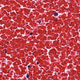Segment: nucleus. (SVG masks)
Returning a JSON list of instances; mask_svg holds the SVG:
<instances>
[{
  "instance_id": "obj_1",
  "label": "nucleus",
  "mask_w": 80,
  "mask_h": 80,
  "mask_svg": "<svg viewBox=\"0 0 80 80\" xmlns=\"http://www.w3.org/2000/svg\"><path fill=\"white\" fill-rule=\"evenodd\" d=\"M58 13H54V16H55V17H57L58 16Z\"/></svg>"
},
{
  "instance_id": "obj_2",
  "label": "nucleus",
  "mask_w": 80,
  "mask_h": 80,
  "mask_svg": "<svg viewBox=\"0 0 80 80\" xmlns=\"http://www.w3.org/2000/svg\"><path fill=\"white\" fill-rule=\"evenodd\" d=\"M30 77V76L29 75V74L28 73V74L26 75V77L27 78H29Z\"/></svg>"
},
{
  "instance_id": "obj_3",
  "label": "nucleus",
  "mask_w": 80,
  "mask_h": 80,
  "mask_svg": "<svg viewBox=\"0 0 80 80\" xmlns=\"http://www.w3.org/2000/svg\"><path fill=\"white\" fill-rule=\"evenodd\" d=\"M33 34V33L32 32H31L30 33V35H32Z\"/></svg>"
},
{
  "instance_id": "obj_4",
  "label": "nucleus",
  "mask_w": 80,
  "mask_h": 80,
  "mask_svg": "<svg viewBox=\"0 0 80 80\" xmlns=\"http://www.w3.org/2000/svg\"><path fill=\"white\" fill-rule=\"evenodd\" d=\"M31 67V66H30V65H29L28 66V68H30Z\"/></svg>"
},
{
  "instance_id": "obj_5",
  "label": "nucleus",
  "mask_w": 80,
  "mask_h": 80,
  "mask_svg": "<svg viewBox=\"0 0 80 80\" xmlns=\"http://www.w3.org/2000/svg\"><path fill=\"white\" fill-rule=\"evenodd\" d=\"M37 65H38L39 64V63H38V62H37Z\"/></svg>"
},
{
  "instance_id": "obj_6",
  "label": "nucleus",
  "mask_w": 80,
  "mask_h": 80,
  "mask_svg": "<svg viewBox=\"0 0 80 80\" xmlns=\"http://www.w3.org/2000/svg\"><path fill=\"white\" fill-rule=\"evenodd\" d=\"M39 23H41V21H40L39 22Z\"/></svg>"
},
{
  "instance_id": "obj_7",
  "label": "nucleus",
  "mask_w": 80,
  "mask_h": 80,
  "mask_svg": "<svg viewBox=\"0 0 80 80\" xmlns=\"http://www.w3.org/2000/svg\"><path fill=\"white\" fill-rule=\"evenodd\" d=\"M7 53V51H5V53Z\"/></svg>"
},
{
  "instance_id": "obj_8",
  "label": "nucleus",
  "mask_w": 80,
  "mask_h": 80,
  "mask_svg": "<svg viewBox=\"0 0 80 80\" xmlns=\"http://www.w3.org/2000/svg\"><path fill=\"white\" fill-rule=\"evenodd\" d=\"M55 74H56V73H55Z\"/></svg>"
}]
</instances>
